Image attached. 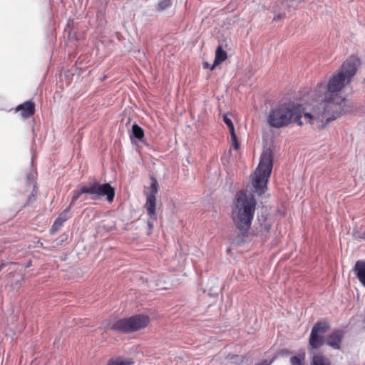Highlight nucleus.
<instances>
[{
	"label": "nucleus",
	"instance_id": "obj_7",
	"mask_svg": "<svg viewBox=\"0 0 365 365\" xmlns=\"http://www.w3.org/2000/svg\"><path fill=\"white\" fill-rule=\"evenodd\" d=\"M91 198L97 200L106 197L108 202H112L115 197V189L109 183L101 184L97 181L90 182L88 185Z\"/></svg>",
	"mask_w": 365,
	"mask_h": 365
},
{
	"label": "nucleus",
	"instance_id": "obj_8",
	"mask_svg": "<svg viewBox=\"0 0 365 365\" xmlns=\"http://www.w3.org/2000/svg\"><path fill=\"white\" fill-rule=\"evenodd\" d=\"M15 111L19 113V115L22 118L27 119L35 114V103L31 100L25 101L24 103L19 105L15 108Z\"/></svg>",
	"mask_w": 365,
	"mask_h": 365
},
{
	"label": "nucleus",
	"instance_id": "obj_5",
	"mask_svg": "<svg viewBox=\"0 0 365 365\" xmlns=\"http://www.w3.org/2000/svg\"><path fill=\"white\" fill-rule=\"evenodd\" d=\"M150 322V318L149 316L144 314H138L110 322L107 328L121 334H130L144 329L149 325Z\"/></svg>",
	"mask_w": 365,
	"mask_h": 365
},
{
	"label": "nucleus",
	"instance_id": "obj_17",
	"mask_svg": "<svg viewBox=\"0 0 365 365\" xmlns=\"http://www.w3.org/2000/svg\"><path fill=\"white\" fill-rule=\"evenodd\" d=\"M144 135L145 134L143 129L138 125L135 123L133 124L132 126V134L130 137H133L139 140H141L144 138Z\"/></svg>",
	"mask_w": 365,
	"mask_h": 365
},
{
	"label": "nucleus",
	"instance_id": "obj_11",
	"mask_svg": "<svg viewBox=\"0 0 365 365\" xmlns=\"http://www.w3.org/2000/svg\"><path fill=\"white\" fill-rule=\"evenodd\" d=\"M145 207L150 218L153 219V220H156V197L153 196V195H148L146 197Z\"/></svg>",
	"mask_w": 365,
	"mask_h": 365
},
{
	"label": "nucleus",
	"instance_id": "obj_26",
	"mask_svg": "<svg viewBox=\"0 0 365 365\" xmlns=\"http://www.w3.org/2000/svg\"><path fill=\"white\" fill-rule=\"evenodd\" d=\"M5 266V264L1 261L0 262V271L2 269V268Z\"/></svg>",
	"mask_w": 365,
	"mask_h": 365
},
{
	"label": "nucleus",
	"instance_id": "obj_15",
	"mask_svg": "<svg viewBox=\"0 0 365 365\" xmlns=\"http://www.w3.org/2000/svg\"><path fill=\"white\" fill-rule=\"evenodd\" d=\"M311 365H331L330 360L322 354H314Z\"/></svg>",
	"mask_w": 365,
	"mask_h": 365
},
{
	"label": "nucleus",
	"instance_id": "obj_9",
	"mask_svg": "<svg viewBox=\"0 0 365 365\" xmlns=\"http://www.w3.org/2000/svg\"><path fill=\"white\" fill-rule=\"evenodd\" d=\"M343 337L342 331L339 329L334 330L327 336L326 344L334 349H340Z\"/></svg>",
	"mask_w": 365,
	"mask_h": 365
},
{
	"label": "nucleus",
	"instance_id": "obj_10",
	"mask_svg": "<svg viewBox=\"0 0 365 365\" xmlns=\"http://www.w3.org/2000/svg\"><path fill=\"white\" fill-rule=\"evenodd\" d=\"M70 207H68L58 215V217L55 220L53 225L50 229L51 234L53 235L61 229V227L63 226V222H66L70 217Z\"/></svg>",
	"mask_w": 365,
	"mask_h": 365
},
{
	"label": "nucleus",
	"instance_id": "obj_12",
	"mask_svg": "<svg viewBox=\"0 0 365 365\" xmlns=\"http://www.w3.org/2000/svg\"><path fill=\"white\" fill-rule=\"evenodd\" d=\"M354 271L359 282L365 287V261H357Z\"/></svg>",
	"mask_w": 365,
	"mask_h": 365
},
{
	"label": "nucleus",
	"instance_id": "obj_2",
	"mask_svg": "<svg viewBox=\"0 0 365 365\" xmlns=\"http://www.w3.org/2000/svg\"><path fill=\"white\" fill-rule=\"evenodd\" d=\"M257 200L252 194L246 191H238L231 205L230 217L238 232L247 236L254 219Z\"/></svg>",
	"mask_w": 365,
	"mask_h": 365
},
{
	"label": "nucleus",
	"instance_id": "obj_4",
	"mask_svg": "<svg viewBox=\"0 0 365 365\" xmlns=\"http://www.w3.org/2000/svg\"><path fill=\"white\" fill-rule=\"evenodd\" d=\"M273 168V153L269 148L263 150L259 165L252 178L253 192L259 195L264 194L267 190L272 170Z\"/></svg>",
	"mask_w": 365,
	"mask_h": 365
},
{
	"label": "nucleus",
	"instance_id": "obj_1",
	"mask_svg": "<svg viewBox=\"0 0 365 365\" xmlns=\"http://www.w3.org/2000/svg\"><path fill=\"white\" fill-rule=\"evenodd\" d=\"M359 64V59L351 56L343 62L327 83L323 81L317 84L311 92L317 103L312 106L311 112L304 114L308 123L316 124L322 129L347 111L346 100L341 91L351 83Z\"/></svg>",
	"mask_w": 365,
	"mask_h": 365
},
{
	"label": "nucleus",
	"instance_id": "obj_6",
	"mask_svg": "<svg viewBox=\"0 0 365 365\" xmlns=\"http://www.w3.org/2000/svg\"><path fill=\"white\" fill-rule=\"evenodd\" d=\"M329 329L325 321L317 322L312 327L309 338V345L312 349L320 348L325 342L324 334Z\"/></svg>",
	"mask_w": 365,
	"mask_h": 365
},
{
	"label": "nucleus",
	"instance_id": "obj_19",
	"mask_svg": "<svg viewBox=\"0 0 365 365\" xmlns=\"http://www.w3.org/2000/svg\"><path fill=\"white\" fill-rule=\"evenodd\" d=\"M223 121L228 126L230 135H234L235 128L232 120L228 118L226 115L223 116Z\"/></svg>",
	"mask_w": 365,
	"mask_h": 365
},
{
	"label": "nucleus",
	"instance_id": "obj_14",
	"mask_svg": "<svg viewBox=\"0 0 365 365\" xmlns=\"http://www.w3.org/2000/svg\"><path fill=\"white\" fill-rule=\"evenodd\" d=\"M83 194L90 195L88 185H82L79 187V189H76L73 191V196L71 197V200L68 206L70 207V209Z\"/></svg>",
	"mask_w": 365,
	"mask_h": 365
},
{
	"label": "nucleus",
	"instance_id": "obj_21",
	"mask_svg": "<svg viewBox=\"0 0 365 365\" xmlns=\"http://www.w3.org/2000/svg\"><path fill=\"white\" fill-rule=\"evenodd\" d=\"M150 189V193L149 195H153V196H155L158 191V183L156 180L153 179Z\"/></svg>",
	"mask_w": 365,
	"mask_h": 365
},
{
	"label": "nucleus",
	"instance_id": "obj_25",
	"mask_svg": "<svg viewBox=\"0 0 365 365\" xmlns=\"http://www.w3.org/2000/svg\"><path fill=\"white\" fill-rule=\"evenodd\" d=\"M355 237L356 239L365 240V231L361 235H355Z\"/></svg>",
	"mask_w": 365,
	"mask_h": 365
},
{
	"label": "nucleus",
	"instance_id": "obj_27",
	"mask_svg": "<svg viewBox=\"0 0 365 365\" xmlns=\"http://www.w3.org/2000/svg\"><path fill=\"white\" fill-rule=\"evenodd\" d=\"M148 226H149V227H150V228H151V227H152V226H153V225H152V223H151V222H150V220L148 222Z\"/></svg>",
	"mask_w": 365,
	"mask_h": 365
},
{
	"label": "nucleus",
	"instance_id": "obj_18",
	"mask_svg": "<svg viewBox=\"0 0 365 365\" xmlns=\"http://www.w3.org/2000/svg\"><path fill=\"white\" fill-rule=\"evenodd\" d=\"M29 187H32V192L31 195L29 197L26 204H29L33 202L36 199V195L37 193V187L36 183L32 182L29 184Z\"/></svg>",
	"mask_w": 365,
	"mask_h": 365
},
{
	"label": "nucleus",
	"instance_id": "obj_3",
	"mask_svg": "<svg viewBox=\"0 0 365 365\" xmlns=\"http://www.w3.org/2000/svg\"><path fill=\"white\" fill-rule=\"evenodd\" d=\"M305 113L300 104L284 103L271 108L267 121L271 127L275 128L287 127L294 123L302 126L303 122L301 119Z\"/></svg>",
	"mask_w": 365,
	"mask_h": 365
},
{
	"label": "nucleus",
	"instance_id": "obj_20",
	"mask_svg": "<svg viewBox=\"0 0 365 365\" xmlns=\"http://www.w3.org/2000/svg\"><path fill=\"white\" fill-rule=\"evenodd\" d=\"M171 0H161L158 4V9L160 11H163L171 6Z\"/></svg>",
	"mask_w": 365,
	"mask_h": 365
},
{
	"label": "nucleus",
	"instance_id": "obj_28",
	"mask_svg": "<svg viewBox=\"0 0 365 365\" xmlns=\"http://www.w3.org/2000/svg\"><path fill=\"white\" fill-rule=\"evenodd\" d=\"M257 365H266L264 364H257Z\"/></svg>",
	"mask_w": 365,
	"mask_h": 365
},
{
	"label": "nucleus",
	"instance_id": "obj_24",
	"mask_svg": "<svg viewBox=\"0 0 365 365\" xmlns=\"http://www.w3.org/2000/svg\"><path fill=\"white\" fill-rule=\"evenodd\" d=\"M232 138V146L234 149L237 150L240 148V143L237 140V136L235 135V133H234V135H231Z\"/></svg>",
	"mask_w": 365,
	"mask_h": 365
},
{
	"label": "nucleus",
	"instance_id": "obj_22",
	"mask_svg": "<svg viewBox=\"0 0 365 365\" xmlns=\"http://www.w3.org/2000/svg\"><path fill=\"white\" fill-rule=\"evenodd\" d=\"M303 358H300L297 356H294L290 358V364L291 365H303L302 364Z\"/></svg>",
	"mask_w": 365,
	"mask_h": 365
},
{
	"label": "nucleus",
	"instance_id": "obj_16",
	"mask_svg": "<svg viewBox=\"0 0 365 365\" xmlns=\"http://www.w3.org/2000/svg\"><path fill=\"white\" fill-rule=\"evenodd\" d=\"M133 359H123L121 357L112 358L108 360L106 365H133Z\"/></svg>",
	"mask_w": 365,
	"mask_h": 365
},
{
	"label": "nucleus",
	"instance_id": "obj_23",
	"mask_svg": "<svg viewBox=\"0 0 365 365\" xmlns=\"http://www.w3.org/2000/svg\"><path fill=\"white\" fill-rule=\"evenodd\" d=\"M286 16L285 12H277L276 10L274 11V16L273 18V21H277L281 19H284Z\"/></svg>",
	"mask_w": 365,
	"mask_h": 365
},
{
	"label": "nucleus",
	"instance_id": "obj_13",
	"mask_svg": "<svg viewBox=\"0 0 365 365\" xmlns=\"http://www.w3.org/2000/svg\"><path fill=\"white\" fill-rule=\"evenodd\" d=\"M227 52L225 50H223L222 46L221 45H219L215 51V57L211 69L212 70L215 66L222 63L227 59Z\"/></svg>",
	"mask_w": 365,
	"mask_h": 365
}]
</instances>
